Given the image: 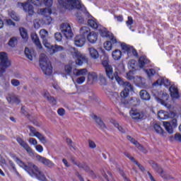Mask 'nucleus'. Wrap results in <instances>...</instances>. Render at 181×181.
<instances>
[{
	"label": "nucleus",
	"mask_w": 181,
	"mask_h": 181,
	"mask_svg": "<svg viewBox=\"0 0 181 181\" xmlns=\"http://www.w3.org/2000/svg\"><path fill=\"white\" fill-rule=\"evenodd\" d=\"M17 42L18 40L16 39V37H13L8 41V46H11V47H15V45Z\"/></svg>",
	"instance_id": "37998d69"
},
{
	"label": "nucleus",
	"mask_w": 181,
	"mask_h": 181,
	"mask_svg": "<svg viewBox=\"0 0 181 181\" xmlns=\"http://www.w3.org/2000/svg\"><path fill=\"white\" fill-rule=\"evenodd\" d=\"M8 164H9V170L11 172H16V167L15 166V163H13L12 160H9Z\"/></svg>",
	"instance_id": "de8ad7c7"
},
{
	"label": "nucleus",
	"mask_w": 181,
	"mask_h": 181,
	"mask_svg": "<svg viewBox=\"0 0 181 181\" xmlns=\"http://www.w3.org/2000/svg\"><path fill=\"white\" fill-rule=\"evenodd\" d=\"M112 57L115 60H121V57H122V52L119 49H115L112 52Z\"/></svg>",
	"instance_id": "cd10ccee"
},
{
	"label": "nucleus",
	"mask_w": 181,
	"mask_h": 181,
	"mask_svg": "<svg viewBox=\"0 0 181 181\" xmlns=\"http://www.w3.org/2000/svg\"><path fill=\"white\" fill-rule=\"evenodd\" d=\"M59 29L66 39H71L74 34L73 31H71V27L70 26V24L68 23H64L61 24Z\"/></svg>",
	"instance_id": "9d476101"
},
{
	"label": "nucleus",
	"mask_w": 181,
	"mask_h": 181,
	"mask_svg": "<svg viewBox=\"0 0 181 181\" xmlns=\"http://www.w3.org/2000/svg\"><path fill=\"white\" fill-rule=\"evenodd\" d=\"M134 24V19H132V17L128 16V21H126V25L127 26H129V29H131V25Z\"/></svg>",
	"instance_id": "6e6d98bb"
},
{
	"label": "nucleus",
	"mask_w": 181,
	"mask_h": 181,
	"mask_svg": "<svg viewBox=\"0 0 181 181\" xmlns=\"http://www.w3.org/2000/svg\"><path fill=\"white\" fill-rule=\"evenodd\" d=\"M139 95L143 101H149V100H151V95L145 90H141L139 93Z\"/></svg>",
	"instance_id": "a878e982"
},
{
	"label": "nucleus",
	"mask_w": 181,
	"mask_h": 181,
	"mask_svg": "<svg viewBox=\"0 0 181 181\" xmlns=\"http://www.w3.org/2000/svg\"><path fill=\"white\" fill-rule=\"evenodd\" d=\"M105 70L106 76L108 78H110V80H116L117 81V77L119 76H118V74H117V72L114 73V69H112V66H107Z\"/></svg>",
	"instance_id": "dca6fc26"
},
{
	"label": "nucleus",
	"mask_w": 181,
	"mask_h": 181,
	"mask_svg": "<svg viewBox=\"0 0 181 181\" xmlns=\"http://www.w3.org/2000/svg\"><path fill=\"white\" fill-rule=\"evenodd\" d=\"M11 60L8 57L6 52H0V76L6 73L8 67H11Z\"/></svg>",
	"instance_id": "423d86ee"
},
{
	"label": "nucleus",
	"mask_w": 181,
	"mask_h": 181,
	"mask_svg": "<svg viewBox=\"0 0 181 181\" xmlns=\"http://www.w3.org/2000/svg\"><path fill=\"white\" fill-rule=\"evenodd\" d=\"M87 40L90 43L94 44L97 40H98V35L97 33L94 31H92L88 33L87 36Z\"/></svg>",
	"instance_id": "4be33fe9"
},
{
	"label": "nucleus",
	"mask_w": 181,
	"mask_h": 181,
	"mask_svg": "<svg viewBox=\"0 0 181 181\" xmlns=\"http://www.w3.org/2000/svg\"><path fill=\"white\" fill-rule=\"evenodd\" d=\"M114 126L115 127V128H117L119 132H122V134H125V130L124 129V128H122V127L119 126L118 123H114Z\"/></svg>",
	"instance_id": "13d9d810"
},
{
	"label": "nucleus",
	"mask_w": 181,
	"mask_h": 181,
	"mask_svg": "<svg viewBox=\"0 0 181 181\" xmlns=\"http://www.w3.org/2000/svg\"><path fill=\"white\" fill-rule=\"evenodd\" d=\"M28 142L30 145H33V146H36L37 145V140H36L35 138H30L28 139Z\"/></svg>",
	"instance_id": "8fccbe9b"
},
{
	"label": "nucleus",
	"mask_w": 181,
	"mask_h": 181,
	"mask_svg": "<svg viewBox=\"0 0 181 181\" xmlns=\"http://www.w3.org/2000/svg\"><path fill=\"white\" fill-rule=\"evenodd\" d=\"M29 136H35V138H37L40 142H41V144H43L44 145L45 144H47V139H46V136H45V135H43L42 133L37 132L35 127H29Z\"/></svg>",
	"instance_id": "1a4fd4ad"
},
{
	"label": "nucleus",
	"mask_w": 181,
	"mask_h": 181,
	"mask_svg": "<svg viewBox=\"0 0 181 181\" xmlns=\"http://www.w3.org/2000/svg\"><path fill=\"white\" fill-rule=\"evenodd\" d=\"M42 95L43 97H45V98H46L47 100H49V97H50V94L49 93V92L45 90L42 93Z\"/></svg>",
	"instance_id": "774afa93"
},
{
	"label": "nucleus",
	"mask_w": 181,
	"mask_h": 181,
	"mask_svg": "<svg viewBox=\"0 0 181 181\" xmlns=\"http://www.w3.org/2000/svg\"><path fill=\"white\" fill-rule=\"evenodd\" d=\"M100 33V36L102 37H108V30L107 28L102 27L101 25L98 28Z\"/></svg>",
	"instance_id": "4c0bfd02"
},
{
	"label": "nucleus",
	"mask_w": 181,
	"mask_h": 181,
	"mask_svg": "<svg viewBox=\"0 0 181 181\" xmlns=\"http://www.w3.org/2000/svg\"><path fill=\"white\" fill-rule=\"evenodd\" d=\"M149 62L150 61L146 58V57H140L139 59V67L140 69H144L146 64H149Z\"/></svg>",
	"instance_id": "393cba45"
},
{
	"label": "nucleus",
	"mask_w": 181,
	"mask_h": 181,
	"mask_svg": "<svg viewBox=\"0 0 181 181\" xmlns=\"http://www.w3.org/2000/svg\"><path fill=\"white\" fill-rule=\"evenodd\" d=\"M84 81H86V76H81L76 79L77 84H83Z\"/></svg>",
	"instance_id": "bf43d9fd"
},
{
	"label": "nucleus",
	"mask_w": 181,
	"mask_h": 181,
	"mask_svg": "<svg viewBox=\"0 0 181 181\" xmlns=\"http://www.w3.org/2000/svg\"><path fill=\"white\" fill-rule=\"evenodd\" d=\"M36 159L38 160V162L42 163V165H45V166H47L48 168H53L56 166L53 162L45 157H42V156L37 155Z\"/></svg>",
	"instance_id": "2eb2a0df"
},
{
	"label": "nucleus",
	"mask_w": 181,
	"mask_h": 181,
	"mask_svg": "<svg viewBox=\"0 0 181 181\" xmlns=\"http://www.w3.org/2000/svg\"><path fill=\"white\" fill-rule=\"evenodd\" d=\"M175 141L177 142H181V134L180 133H176L174 136Z\"/></svg>",
	"instance_id": "680f3d73"
},
{
	"label": "nucleus",
	"mask_w": 181,
	"mask_h": 181,
	"mask_svg": "<svg viewBox=\"0 0 181 181\" xmlns=\"http://www.w3.org/2000/svg\"><path fill=\"white\" fill-rule=\"evenodd\" d=\"M120 46L122 47V50H123L124 53H127V54L129 53V51L132 47L130 45L125 44V42H120Z\"/></svg>",
	"instance_id": "58836bf2"
},
{
	"label": "nucleus",
	"mask_w": 181,
	"mask_h": 181,
	"mask_svg": "<svg viewBox=\"0 0 181 181\" xmlns=\"http://www.w3.org/2000/svg\"><path fill=\"white\" fill-rule=\"evenodd\" d=\"M88 23L90 28H93V29H98L101 26L97 23V20L95 19L88 20Z\"/></svg>",
	"instance_id": "f704fd0d"
},
{
	"label": "nucleus",
	"mask_w": 181,
	"mask_h": 181,
	"mask_svg": "<svg viewBox=\"0 0 181 181\" xmlns=\"http://www.w3.org/2000/svg\"><path fill=\"white\" fill-rule=\"evenodd\" d=\"M117 82L119 86H123L124 90L121 92L120 95L122 98H127L129 95V91H134V86L129 82H124L120 77H117Z\"/></svg>",
	"instance_id": "0eeeda50"
},
{
	"label": "nucleus",
	"mask_w": 181,
	"mask_h": 181,
	"mask_svg": "<svg viewBox=\"0 0 181 181\" xmlns=\"http://www.w3.org/2000/svg\"><path fill=\"white\" fill-rule=\"evenodd\" d=\"M128 67L129 69H132V70H138V69H139V65L138 66V62H136V61L132 59L129 62Z\"/></svg>",
	"instance_id": "72a5a7b5"
},
{
	"label": "nucleus",
	"mask_w": 181,
	"mask_h": 181,
	"mask_svg": "<svg viewBox=\"0 0 181 181\" xmlns=\"http://www.w3.org/2000/svg\"><path fill=\"white\" fill-rule=\"evenodd\" d=\"M35 6H42L44 4L45 6L50 7L53 5V0H28L25 3H18L17 6L18 8H23L25 12H27L30 16L35 14V10H33V6L30 5V3Z\"/></svg>",
	"instance_id": "f03ea898"
},
{
	"label": "nucleus",
	"mask_w": 181,
	"mask_h": 181,
	"mask_svg": "<svg viewBox=\"0 0 181 181\" xmlns=\"http://www.w3.org/2000/svg\"><path fill=\"white\" fill-rule=\"evenodd\" d=\"M163 125L168 134H173V128L177 127V120L173 119L170 122H163Z\"/></svg>",
	"instance_id": "f8f14e48"
},
{
	"label": "nucleus",
	"mask_w": 181,
	"mask_h": 181,
	"mask_svg": "<svg viewBox=\"0 0 181 181\" xmlns=\"http://www.w3.org/2000/svg\"><path fill=\"white\" fill-rule=\"evenodd\" d=\"M6 100L8 103L10 104H19L21 103V99L18 96L9 95L7 98Z\"/></svg>",
	"instance_id": "b1692460"
},
{
	"label": "nucleus",
	"mask_w": 181,
	"mask_h": 181,
	"mask_svg": "<svg viewBox=\"0 0 181 181\" xmlns=\"http://www.w3.org/2000/svg\"><path fill=\"white\" fill-rule=\"evenodd\" d=\"M98 78V76H97V74L95 72L90 73L88 75V80L90 84H93L94 81H97Z\"/></svg>",
	"instance_id": "c756f323"
},
{
	"label": "nucleus",
	"mask_w": 181,
	"mask_h": 181,
	"mask_svg": "<svg viewBox=\"0 0 181 181\" xmlns=\"http://www.w3.org/2000/svg\"><path fill=\"white\" fill-rule=\"evenodd\" d=\"M89 147L92 149H94L95 148H97V145L95 143L91 140L89 141Z\"/></svg>",
	"instance_id": "338daca9"
},
{
	"label": "nucleus",
	"mask_w": 181,
	"mask_h": 181,
	"mask_svg": "<svg viewBox=\"0 0 181 181\" xmlns=\"http://www.w3.org/2000/svg\"><path fill=\"white\" fill-rule=\"evenodd\" d=\"M102 64L103 67H105V70L107 69V67H112L111 65L108 64V61L107 59L103 60Z\"/></svg>",
	"instance_id": "0e129e2a"
},
{
	"label": "nucleus",
	"mask_w": 181,
	"mask_h": 181,
	"mask_svg": "<svg viewBox=\"0 0 181 181\" xmlns=\"http://www.w3.org/2000/svg\"><path fill=\"white\" fill-rule=\"evenodd\" d=\"M54 38L57 42H62V39L63 38V37L62 36V33H56L54 34Z\"/></svg>",
	"instance_id": "5fc2aeb1"
},
{
	"label": "nucleus",
	"mask_w": 181,
	"mask_h": 181,
	"mask_svg": "<svg viewBox=\"0 0 181 181\" xmlns=\"http://www.w3.org/2000/svg\"><path fill=\"white\" fill-rule=\"evenodd\" d=\"M169 91L170 94V97L173 100H177V98H180V95L179 94V89L175 85H172L169 88Z\"/></svg>",
	"instance_id": "f3484780"
},
{
	"label": "nucleus",
	"mask_w": 181,
	"mask_h": 181,
	"mask_svg": "<svg viewBox=\"0 0 181 181\" xmlns=\"http://www.w3.org/2000/svg\"><path fill=\"white\" fill-rule=\"evenodd\" d=\"M44 45L45 47L49 49V54H54V53L63 52V50H64V47L62 45H50L49 43H45Z\"/></svg>",
	"instance_id": "4468645a"
},
{
	"label": "nucleus",
	"mask_w": 181,
	"mask_h": 181,
	"mask_svg": "<svg viewBox=\"0 0 181 181\" xmlns=\"http://www.w3.org/2000/svg\"><path fill=\"white\" fill-rule=\"evenodd\" d=\"M57 113H58V115H59L60 117H63V115L66 114V110H64V108H59L57 110Z\"/></svg>",
	"instance_id": "e2e57ef3"
},
{
	"label": "nucleus",
	"mask_w": 181,
	"mask_h": 181,
	"mask_svg": "<svg viewBox=\"0 0 181 181\" xmlns=\"http://www.w3.org/2000/svg\"><path fill=\"white\" fill-rule=\"evenodd\" d=\"M88 52L89 53V55L90 56L91 59L93 60H97L98 57H100V53L98 52V50L97 49L90 47L88 48Z\"/></svg>",
	"instance_id": "412c9836"
},
{
	"label": "nucleus",
	"mask_w": 181,
	"mask_h": 181,
	"mask_svg": "<svg viewBox=\"0 0 181 181\" xmlns=\"http://www.w3.org/2000/svg\"><path fill=\"white\" fill-rule=\"evenodd\" d=\"M129 104L135 107L136 105H138V104H139V99L136 98H132L129 101Z\"/></svg>",
	"instance_id": "79ce46f5"
},
{
	"label": "nucleus",
	"mask_w": 181,
	"mask_h": 181,
	"mask_svg": "<svg viewBox=\"0 0 181 181\" xmlns=\"http://www.w3.org/2000/svg\"><path fill=\"white\" fill-rule=\"evenodd\" d=\"M31 39L37 46L38 49H42V44L40 43V41L39 40V37H37V35L33 34L31 35Z\"/></svg>",
	"instance_id": "2f4dec72"
},
{
	"label": "nucleus",
	"mask_w": 181,
	"mask_h": 181,
	"mask_svg": "<svg viewBox=\"0 0 181 181\" xmlns=\"http://www.w3.org/2000/svg\"><path fill=\"white\" fill-rule=\"evenodd\" d=\"M35 151H37V152H39V153H42V152H43V146L40 144H37L35 146Z\"/></svg>",
	"instance_id": "052dcab7"
},
{
	"label": "nucleus",
	"mask_w": 181,
	"mask_h": 181,
	"mask_svg": "<svg viewBox=\"0 0 181 181\" xmlns=\"http://www.w3.org/2000/svg\"><path fill=\"white\" fill-rule=\"evenodd\" d=\"M153 86H165V87H169L170 86V81L166 78H160L153 83Z\"/></svg>",
	"instance_id": "aec40b11"
},
{
	"label": "nucleus",
	"mask_w": 181,
	"mask_h": 181,
	"mask_svg": "<svg viewBox=\"0 0 181 181\" xmlns=\"http://www.w3.org/2000/svg\"><path fill=\"white\" fill-rule=\"evenodd\" d=\"M126 78H127V80H134V78H135V76H134V71H129L127 74Z\"/></svg>",
	"instance_id": "09e8293b"
},
{
	"label": "nucleus",
	"mask_w": 181,
	"mask_h": 181,
	"mask_svg": "<svg viewBox=\"0 0 181 181\" xmlns=\"http://www.w3.org/2000/svg\"><path fill=\"white\" fill-rule=\"evenodd\" d=\"M40 66L45 76H50L53 73L52 64L45 54H42L40 57Z\"/></svg>",
	"instance_id": "20e7f679"
},
{
	"label": "nucleus",
	"mask_w": 181,
	"mask_h": 181,
	"mask_svg": "<svg viewBox=\"0 0 181 181\" xmlns=\"http://www.w3.org/2000/svg\"><path fill=\"white\" fill-rule=\"evenodd\" d=\"M11 83L13 87H19L21 86V81L18 79H11Z\"/></svg>",
	"instance_id": "49530a36"
},
{
	"label": "nucleus",
	"mask_w": 181,
	"mask_h": 181,
	"mask_svg": "<svg viewBox=\"0 0 181 181\" xmlns=\"http://www.w3.org/2000/svg\"><path fill=\"white\" fill-rule=\"evenodd\" d=\"M6 23L8 26H15V23H13L11 19H6Z\"/></svg>",
	"instance_id": "69168bd1"
},
{
	"label": "nucleus",
	"mask_w": 181,
	"mask_h": 181,
	"mask_svg": "<svg viewBox=\"0 0 181 181\" xmlns=\"http://www.w3.org/2000/svg\"><path fill=\"white\" fill-rule=\"evenodd\" d=\"M127 139H128V141L132 142V144H133V145H135L136 146V148H139V149H140V151H142V152H145L144 151V147L142 146H141V144H139V143H138L134 139H133L132 137H131L129 136H127Z\"/></svg>",
	"instance_id": "473e14b6"
},
{
	"label": "nucleus",
	"mask_w": 181,
	"mask_h": 181,
	"mask_svg": "<svg viewBox=\"0 0 181 181\" xmlns=\"http://www.w3.org/2000/svg\"><path fill=\"white\" fill-rule=\"evenodd\" d=\"M40 13L43 16L42 22L43 25H50V23H52V17H50V15H52V9L48 7L40 9Z\"/></svg>",
	"instance_id": "6e6552de"
},
{
	"label": "nucleus",
	"mask_w": 181,
	"mask_h": 181,
	"mask_svg": "<svg viewBox=\"0 0 181 181\" xmlns=\"http://www.w3.org/2000/svg\"><path fill=\"white\" fill-rule=\"evenodd\" d=\"M19 30L20 35L22 39H23L24 42L28 41L29 37L28 36V31H26V29H25L24 28H20Z\"/></svg>",
	"instance_id": "e433bc0d"
},
{
	"label": "nucleus",
	"mask_w": 181,
	"mask_h": 181,
	"mask_svg": "<svg viewBox=\"0 0 181 181\" xmlns=\"http://www.w3.org/2000/svg\"><path fill=\"white\" fill-rule=\"evenodd\" d=\"M59 4L61 6L66 8V9H78L83 12L86 16H88V11L86 9L84 5H82L78 0H59Z\"/></svg>",
	"instance_id": "7ed1b4c3"
},
{
	"label": "nucleus",
	"mask_w": 181,
	"mask_h": 181,
	"mask_svg": "<svg viewBox=\"0 0 181 181\" xmlns=\"http://www.w3.org/2000/svg\"><path fill=\"white\" fill-rule=\"evenodd\" d=\"M99 78H100L101 83L103 86H105V84H107V78H105V76H104V75L100 74Z\"/></svg>",
	"instance_id": "864d4df0"
},
{
	"label": "nucleus",
	"mask_w": 181,
	"mask_h": 181,
	"mask_svg": "<svg viewBox=\"0 0 181 181\" xmlns=\"http://www.w3.org/2000/svg\"><path fill=\"white\" fill-rule=\"evenodd\" d=\"M152 168H153L154 169H156V170H157V172H158V173H163V170L161 168H159V167L158 166V164L153 163L152 164Z\"/></svg>",
	"instance_id": "3c124183"
},
{
	"label": "nucleus",
	"mask_w": 181,
	"mask_h": 181,
	"mask_svg": "<svg viewBox=\"0 0 181 181\" xmlns=\"http://www.w3.org/2000/svg\"><path fill=\"white\" fill-rule=\"evenodd\" d=\"M10 16L11 19H13V21H16V22H18V21H20L21 19L19 18V17L18 16V14H16L15 11H11L10 13Z\"/></svg>",
	"instance_id": "a18cd8bd"
},
{
	"label": "nucleus",
	"mask_w": 181,
	"mask_h": 181,
	"mask_svg": "<svg viewBox=\"0 0 181 181\" xmlns=\"http://www.w3.org/2000/svg\"><path fill=\"white\" fill-rule=\"evenodd\" d=\"M40 36L45 42V40H46L47 36H49V32H47V30H46L45 29L40 30Z\"/></svg>",
	"instance_id": "ea45409f"
},
{
	"label": "nucleus",
	"mask_w": 181,
	"mask_h": 181,
	"mask_svg": "<svg viewBox=\"0 0 181 181\" xmlns=\"http://www.w3.org/2000/svg\"><path fill=\"white\" fill-rule=\"evenodd\" d=\"M69 52L74 59H76L75 63L77 66H83V63H86L87 62V57H86V55L80 52L78 49L75 47H69Z\"/></svg>",
	"instance_id": "39448f33"
},
{
	"label": "nucleus",
	"mask_w": 181,
	"mask_h": 181,
	"mask_svg": "<svg viewBox=\"0 0 181 181\" xmlns=\"http://www.w3.org/2000/svg\"><path fill=\"white\" fill-rule=\"evenodd\" d=\"M64 70H65V72L67 73L68 74H71L73 68L71 67V65H66Z\"/></svg>",
	"instance_id": "4d7b16f0"
},
{
	"label": "nucleus",
	"mask_w": 181,
	"mask_h": 181,
	"mask_svg": "<svg viewBox=\"0 0 181 181\" xmlns=\"http://www.w3.org/2000/svg\"><path fill=\"white\" fill-rule=\"evenodd\" d=\"M158 118H159V119H169V114L168 112L160 110L158 112Z\"/></svg>",
	"instance_id": "c9c22d12"
},
{
	"label": "nucleus",
	"mask_w": 181,
	"mask_h": 181,
	"mask_svg": "<svg viewBox=\"0 0 181 181\" xmlns=\"http://www.w3.org/2000/svg\"><path fill=\"white\" fill-rule=\"evenodd\" d=\"M153 129L158 134V135H160V136H166L167 133L165 132V130L160 127V125L158 123H153Z\"/></svg>",
	"instance_id": "a211bd4d"
},
{
	"label": "nucleus",
	"mask_w": 181,
	"mask_h": 181,
	"mask_svg": "<svg viewBox=\"0 0 181 181\" xmlns=\"http://www.w3.org/2000/svg\"><path fill=\"white\" fill-rule=\"evenodd\" d=\"M74 74L76 77H80V76H81V77H84V76H87V74H88V71L87 69H75Z\"/></svg>",
	"instance_id": "5701e85b"
},
{
	"label": "nucleus",
	"mask_w": 181,
	"mask_h": 181,
	"mask_svg": "<svg viewBox=\"0 0 181 181\" xmlns=\"http://www.w3.org/2000/svg\"><path fill=\"white\" fill-rule=\"evenodd\" d=\"M129 115L134 121H141L144 119V117H145V113L136 108H132L129 111Z\"/></svg>",
	"instance_id": "9b49d317"
},
{
	"label": "nucleus",
	"mask_w": 181,
	"mask_h": 181,
	"mask_svg": "<svg viewBox=\"0 0 181 181\" xmlns=\"http://www.w3.org/2000/svg\"><path fill=\"white\" fill-rule=\"evenodd\" d=\"M104 49L107 50V52H110V50H112V43L110 41H106L103 44Z\"/></svg>",
	"instance_id": "a19ab883"
},
{
	"label": "nucleus",
	"mask_w": 181,
	"mask_h": 181,
	"mask_svg": "<svg viewBox=\"0 0 181 181\" xmlns=\"http://www.w3.org/2000/svg\"><path fill=\"white\" fill-rule=\"evenodd\" d=\"M93 119H95L96 124H98V127L100 129H103V131H105V129H107V127H105V124H104V122H103V120H101L99 117L94 115Z\"/></svg>",
	"instance_id": "bb28decb"
},
{
	"label": "nucleus",
	"mask_w": 181,
	"mask_h": 181,
	"mask_svg": "<svg viewBox=\"0 0 181 181\" xmlns=\"http://www.w3.org/2000/svg\"><path fill=\"white\" fill-rule=\"evenodd\" d=\"M16 162L20 168H22L25 172H28L31 177H36V179L40 181H47L45 174L39 170V168H37L36 165L32 163H28V165H25V163L21 161L19 158H16Z\"/></svg>",
	"instance_id": "f257e3e1"
},
{
	"label": "nucleus",
	"mask_w": 181,
	"mask_h": 181,
	"mask_svg": "<svg viewBox=\"0 0 181 181\" xmlns=\"http://www.w3.org/2000/svg\"><path fill=\"white\" fill-rule=\"evenodd\" d=\"M90 28L88 27H82L80 29V35L79 36H83V37H86V36H88L89 33H91V32H90Z\"/></svg>",
	"instance_id": "7c9ffc66"
},
{
	"label": "nucleus",
	"mask_w": 181,
	"mask_h": 181,
	"mask_svg": "<svg viewBox=\"0 0 181 181\" xmlns=\"http://www.w3.org/2000/svg\"><path fill=\"white\" fill-rule=\"evenodd\" d=\"M16 141H17L18 144H19V145L21 146V147L23 148V149H25V151H26V152H27V153H28L29 156H33V155H35L32 148L29 146V144H28V143L24 141L23 139H22L21 137H18L16 139Z\"/></svg>",
	"instance_id": "ddd939ff"
},
{
	"label": "nucleus",
	"mask_w": 181,
	"mask_h": 181,
	"mask_svg": "<svg viewBox=\"0 0 181 181\" xmlns=\"http://www.w3.org/2000/svg\"><path fill=\"white\" fill-rule=\"evenodd\" d=\"M146 73L148 77H152V76H155V74H156V71H155V69H148L146 70Z\"/></svg>",
	"instance_id": "c03bdc74"
},
{
	"label": "nucleus",
	"mask_w": 181,
	"mask_h": 181,
	"mask_svg": "<svg viewBox=\"0 0 181 181\" xmlns=\"http://www.w3.org/2000/svg\"><path fill=\"white\" fill-rule=\"evenodd\" d=\"M128 56H138V52H136V49H134L132 47L130 48V51H129Z\"/></svg>",
	"instance_id": "603ef678"
},
{
	"label": "nucleus",
	"mask_w": 181,
	"mask_h": 181,
	"mask_svg": "<svg viewBox=\"0 0 181 181\" xmlns=\"http://www.w3.org/2000/svg\"><path fill=\"white\" fill-rule=\"evenodd\" d=\"M74 44L77 47H83L86 45V37L83 35H77L74 38Z\"/></svg>",
	"instance_id": "6ab92c4d"
},
{
	"label": "nucleus",
	"mask_w": 181,
	"mask_h": 181,
	"mask_svg": "<svg viewBox=\"0 0 181 181\" xmlns=\"http://www.w3.org/2000/svg\"><path fill=\"white\" fill-rule=\"evenodd\" d=\"M25 54L29 60L32 61L33 60V56H35V52L33 51V49H29V48L25 47Z\"/></svg>",
	"instance_id": "c85d7f7f"
}]
</instances>
